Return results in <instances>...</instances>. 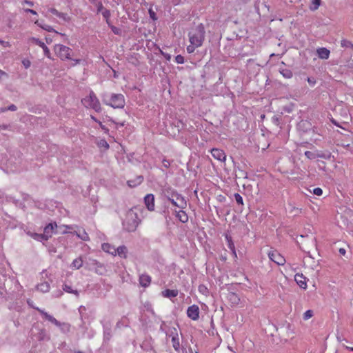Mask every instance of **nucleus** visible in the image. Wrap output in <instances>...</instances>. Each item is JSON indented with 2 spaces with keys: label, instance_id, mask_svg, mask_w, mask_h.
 <instances>
[{
  "label": "nucleus",
  "instance_id": "nucleus-1",
  "mask_svg": "<svg viewBox=\"0 0 353 353\" xmlns=\"http://www.w3.org/2000/svg\"><path fill=\"white\" fill-rule=\"evenodd\" d=\"M205 28L203 24H199L189 32L188 38L190 44L186 48L189 54L193 53L196 48L203 45L205 39Z\"/></svg>",
  "mask_w": 353,
  "mask_h": 353
},
{
  "label": "nucleus",
  "instance_id": "nucleus-2",
  "mask_svg": "<svg viewBox=\"0 0 353 353\" xmlns=\"http://www.w3.org/2000/svg\"><path fill=\"white\" fill-rule=\"evenodd\" d=\"M103 103L113 108H123L125 106V97L122 94H112L110 97H102Z\"/></svg>",
  "mask_w": 353,
  "mask_h": 353
},
{
  "label": "nucleus",
  "instance_id": "nucleus-3",
  "mask_svg": "<svg viewBox=\"0 0 353 353\" xmlns=\"http://www.w3.org/2000/svg\"><path fill=\"white\" fill-rule=\"evenodd\" d=\"M81 103L86 108L93 109L97 112L101 111L100 102L93 91H90L88 96L82 99Z\"/></svg>",
  "mask_w": 353,
  "mask_h": 353
},
{
  "label": "nucleus",
  "instance_id": "nucleus-4",
  "mask_svg": "<svg viewBox=\"0 0 353 353\" xmlns=\"http://www.w3.org/2000/svg\"><path fill=\"white\" fill-rule=\"evenodd\" d=\"M140 220L138 218L137 214L130 211L126 214L123 226L127 231L133 232L137 229Z\"/></svg>",
  "mask_w": 353,
  "mask_h": 353
},
{
  "label": "nucleus",
  "instance_id": "nucleus-5",
  "mask_svg": "<svg viewBox=\"0 0 353 353\" xmlns=\"http://www.w3.org/2000/svg\"><path fill=\"white\" fill-rule=\"evenodd\" d=\"M55 54L62 60H71L72 50L65 46L61 44H57L54 46Z\"/></svg>",
  "mask_w": 353,
  "mask_h": 353
},
{
  "label": "nucleus",
  "instance_id": "nucleus-6",
  "mask_svg": "<svg viewBox=\"0 0 353 353\" xmlns=\"http://www.w3.org/2000/svg\"><path fill=\"white\" fill-rule=\"evenodd\" d=\"M168 199L176 207L181 209H185L187 207V201L184 197L176 192H173L168 196Z\"/></svg>",
  "mask_w": 353,
  "mask_h": 353
},
{
  "label": "nucleus",
  "instance_id": "nucleus-7",
  "mask_svg": "<svg viewBox=\"0 0 353 353\" xmlns=\"http://www.w3.org/2000/svg\"><path fill=\"white\" fill-rule=\"evenodd\" d=\"M268 256L271 261L278 265H283L285 263V259L276 250L269 252Z\"/></svg>",
  "mask_w": 353,
  "mask_h": 353
},
{
  "label": "nucleus",
  "instance_id": "nucleus-8",
  "mask_svg": "<svg viewBox=\"0 0 353 353\" xmlns=\"http://www.w3.org/2000/svg\"><path fill=\"white\" fill-rule=\"evenodd\" d=\"M199 307L197 305H192L188 307L187 316L193 321H197L199 319Z\"/></svg>",
  "mask_w": 353,
  "mask_h": 353
},
{
  "label": "nucleus",
  "instance_id": "nucleus-9",
  "mask_svg": "<svg viewBox=\"0 0 353 353\" xmlns=\"http://www.w3.org/2000/svg\"><path fill=\"white\" fill-rule=\"evenodd\" d=\"M144 203L149 211H154L155 208L154 196L152 194H148L144 197Z\"/></svg>",
  "mask_w": 353,
  "mask_h": 353
},
{
  "label": "nucleus",
  "instance_id": "nucleus-10",
  "mask_svg": "<svg viewBox=\"0 0 353 353\" xmlns=\"http://www.w3.org/2000/svg\"><path fill=\"white\" fill-rule=\"evenodd\" d=\"M57 227V225L56 223H49L45 227L43 235L44 237V240L47 241L52 236L54 230Z\"/></svg>",
  "mask_w": 353,
  "mask_h": 353
},
{
  "label": "nucleus",
  "instance_id": "nucleus-11",
  "mask_svg": "<svg viewBox=\"0 0 353 353\" xmlns=\"http://www.w3.org/2000/svg\"><path fill=\"white\" fill-rule=\"evenodd\" d=\"M211 154L214 159L220 161H225L226 159L225 153L223 150L213 148L211 150Z\"/></svg>",
  "mask_w": 353,
  "mask_h": 353
},
{
  "label": "nucleus",
  "instance_id": "nucleus-12",
  "mask_svg": "<svg viewBox=\"0 0 353 353\" xmlns=\"http://www.w3.org/2000/svg\"><path fill=\"white\" fill-rule=\"evenodd\" d=\"M139 284L142 287L146 288L150 285L151 281H152V278L148 274H142L141 275L139 276Z\"/></svg>",
  "mask_w": 353,
  "mask_h": 353
},
{
  "label": "nucleus",
  "instance_id": "nucleus-13",
  "mask_svg": "<svg viewBox=\"0 0 353 353\" xmlns=\"http://www.w3.org/2000/svg\"><path fill=\"white\" fill-rule=\"evenodd\" d=\"M294 280L300 288L303 289H306V277L304 276L302 274H296L294 276Z\"/></svg>",
  "mask_w": 353,
  "mask_h": 353
},
{
  "label": "nucleus",
  "instance_id": "nucleus-14",
  "mask_svg": "<svg viewBox=\"0 0 353 353\" xmlns=\"http://www.w3.org/2000/svg\"><path fill=\"white\" fill-rule=\"evenodd\" d=\"M33 307L34 309H36L37 311H39L46 320H48V321L51 322L52 323H53L56 325H60L59 322L55 318H54L52 316L50 315L49 314L46 312L44 310H41L39 307Z\"/></svg>",
  "mask_w": 353,
  "mask_h": 353
},
{
  "label": "nucleus",
  "instance_id": "nucleus-15",
  "mask_svg": "<svg viewBox=\"0 0 353 353\" xmlns=\"http://www.w3.org/2000/svg\"><path fill=\"white\" fill-rule=\"evenodd\" d=\"M48 12L51 13L52 14L59 17V19H63L65 21H67L69 20V17L66 13L59 12L55 8H51L48 9Z\"/></svg>",
  "mask_w": 353,
  "mask_h": 353
},
{
  "label": "nucleus",
  "instance_id": "nucleus-16",
  "mask_svg": "<svg viewBox=\"0 0 353 353\" xmlns=\"http://www.w3.org/2000/svg\"><path fill=\"white\" fill-rule=\"evenodd\" d=\"M143 181V177L141 175L137 176L134 179H130L127 181V183L130 188H135L140 185Z\"/></svg>",
  "mask_w": 353,
  "mask_h": 353
},
{
  "label": "nucleus",
  "instance_id": "nucleus-17",
  "mask_svg": "<svg viewBox=\"0 0 353 353\" xmlns=\"http://www.w3.org/2000/svg\"><path fill=\"white\" fill-rule=\"evenodd\" d=\"M101 248L104 252L109 253L112 256L117 255L116 248L108 243H103L101 245Z\"/></svg>",
  "mask_w": 353,
  "mask_h": 353
},
{
  "label": "nucleus",
  "instance_id": "nucleus-18",
  "mask_svg": "<svg viewBox=\"0 0 353 353\" xmlns=\"http://www.w3.org/2000/svg\"><path fill=\"white\" fill-rule=\"evenodd\" d=\"M318 57L322 59H327L330 57V52L325 48H319L316 50Z\"/></svg>",
  "mask_w": 353,
  "mask_h": 353
},
{
  "label": "nucleus",
  "instance_id": "nucleus-19",
  "mask_svg": "<svg viewBox=\"0 0 353 353\" xmlns=\"http://www.w3.org/2000/svg\"><path fill=\"white\" fill-rule=\"evenodd\" d=\"M176 216L181 222L183 223H185L188 221V216L186 214V212L183 210H179L176 212Z\"/></svg>",
  "mask_w": 353,
  "mask_h": 353
},
{
  "label": "nucleus",
  "instance_id": "nucleus-20",
  "mask_svg": "<svg viewBox=\"0 0 353 353\" xmlns=\"http://www.w3.org/2000/svg\"><path fill=\"white\" fill-rule=\"evenodd\" d=\"M179 294V292L177 290H170L167 289L162 292V295L164 297L167 298H174L176 297Z\"/></svg>",
  "mask_w": 353,
  "mask_h": 353
},
{
  "label": "nucleus",
  "instance_id": "nucleus-21",
  "mask_svg": "<svg viewBox=\"0 0 353 353\" xmlns=\"http://www.w3.org/2000/svg\"><path fill=\"white\" fill-rule=\"evenodd\" d=\"M172 347H174V349L176 352H179V349H180V341H179V338L177 333H175V334L172 335Z\"/></svg>",
  "mask_w": 353,
  "mask_h": 353
},
{
  "label": "nucleus",
  "instance_id": "nucleus-22",
  "mask_svg": "<svg viewBox=\"0 0 353 353\" xmlns=\"http://www.w3.org/2000/svg\"><path fill=\"white\" fill-rule=\"evenodd\" d=\"M117 255L119 256L120 257L126 259L127 258V253H128V249L125 245H121L118 247L116 249Z\"/></svg>",
  "mask_w": 353,
  "mask_h": 353
},
{
  "label": "nucleus",
  "instance_id": "nucleus-23",
  "mask_svg": "<svg viewBox=\"0 0 353 353\" xmlns=\"http://www.w3.org/2000/svg\"><path fill=\"white\" fill-rule=\"evenodd\" d=\"M50 288V286L48 282H43L37 285V290L41 292H48Z\"/></svg>",
  "mask_w": 353,
  "mask_h": 353
},
{
  "label": "nucleus",
  "instance_id": "nucleus-24",
  "mask_svg": "<svg viewBox=\"0 0 353 353\" xmlns=\"http://www.w3.org/2000/svg\"><path fill=\"white\" fill-rule=\"evenodd\" d=\"M34 23L41 28L42 29L48 31V32H52L54 31V29L49 25L43 23V21H40L37 19H35L34 21Z\"/></svg>",
  "mask_w": 353,
  "mask_h": 353
},
{
  "label": "nucleus",
  "instance_id": "nucleus-25",
  "mask_svg": "<svg viewBox=\"0 0 353 353\" xmlns=\"http://www.w3.org/2000/svg\"><path fill=\"white\" fill-rule=\"evenodd\" d=\"M74 234L81 240L84 241H88L90 240V236L86 232L85 230H82V231L75 232Z\"/></svg>",
  "mask_w": 353,
  "mask_h": 353
},
{
  "label": "nucleus",
  "instance_id": "nucleus-26",
  "mask_svg": "<svg viewBox=\"0 0 353 353\" xmlns=\"http://www.w3.org/2000/svg\"><path fill=\"white\" fill-rule=\"evenodd\" d=\"M83 265V260L81 257L75 259L72 264L71 268L72 269L78 270Z\"/></svg>",
  "mask_w": 353,
  "mask_h": 353
},
{
  "label": "nucleus",
  "instance_id": "nucleus-27",
  "mask_svg": "<svg viewBox=\"0 0 353 353\" xmlns=\"http://www.w3.org/2000/svg\"><path fill=\"white\" fill-rule=\"evenodd\" d=\"M225 237L228 242V246L230 248V250L232 251V252H235V246L232 239V237L228 234H226Z\"/></svg>",
  "mask_w": 353,
  "mask_h": 353
},
{
  "label": "nucleus",
  "instance_id": "nucleus-28",
  "mask_svg": "<svg viewBox=\"0 0 353 353\" xmlns=\"http://www.w3.org/2000/svg\"><path fill=\"white\" fill-rule=\"evenodd\" d=\"M97 145L100 148L107 150L109 148V144L105 139H101L98 141Z\"/></svg>",
  "mask_w": 353,
  "mask_h": 353
},
{
  "label": "nucleus",
  "instance_id": "nucleus-29",
  "mask_svg": "<svg viewBox=\"0 0 353 353\" xmlns=\"http://www.w3.org/2000/svg\"><path fill=\"white\" fill-rule=\"evenodd\" d=\"M313 316V311L308 310L303 313V318L304 320H308Z\"/></svg>",
  "mask_w": 353,
  "mask_h": 353
},
{
  "label": "nucleus",
  "instance_id": "nucleus-30",
  "mask_svg": "<svg viewBox=\"0 0 353 353\" xmlns=\"http://www.w3.org/2000/svg\"><path fill=\"white\" fill-rule=\"evenodd\" d=\"M230 299L232 301V303L236 304H238L240 301V299L235 293H231L230 294Z\"/></svg>",
  "mask_w": 353,
  "mask_h": 353
},
{
  "label": "nucleus",
  "instance_id": "nucleus-31",
  "mask_svg": "<svg viewBox=\"0 0 353 353\" xmlns=\"http://www.w3.org/2000/svg\"><path fill=\"white\" fill-rule=\"evenodd\" d=\"M321 0H313L312 1V6L310 7V10H316L319 8L321 4Z\"/></svg>",
  "mask_w": 353,
  "mask_h": 353
},
{
  "label": "nucleus",
  "instance_id": "nucleus-32",
  "mask_svg": "<svg viewBox=\"0 0 353 353\" xmlns=\"http://www.w3.org/2000/svg\"><path fill=\"white\" fill-rule=\"evenodd\" d=\"M30 236L32 238H33L34 239H36V240H44V237H43V234H37V233H31L30 234Z\"/></svg>",
  "mask_w": 353,
  "mask_h": 353
},
{
  "label": "nucleus",
  "instance_id": "nucleus-33",
  "mask_svg": "<svg viewBox=\"0 0 353 353\" xmlns=\"http://www.w3.org/2000/svg\"><path fill=\"white\" fill-rule=\"evenodd\" d=\"M60 228H61V229H63V230L61 231V234H65L68 233V230H71V229H72L73 228H72V225H62L61 226H60Z\"/></svg>",
  "mask_w": 353,
  "mask_h": 353
},
{
  "label": "nucleus",
  "instance_id": "nucleus-34",
  "mask_svg": "<svg viewBox=\"0 0 353 353\" xmlns=\"http://www.w3.org/2000/svg\"><path fill=\"white\" fill-rule=\"evenodd\" d=\"M31 40H32V41L34 44H36V45H37V46H40L41 48H43V47L46 46V44L44 43V42H43L42 41L39 40V39L32 38V39H31Z\"/></svg>",
  "mask_w": 353,
  "mask_h": 353
},
{
  "label": "nucleus",
  "instance_id": "nucleus-35",
  "mask_svg": "<svg viewBox=\"0 0 353 353\" xmlns=\"http://www.w3.org/2000/svg\"><path fill=\"white\" fill-rule=\"evenodd\" d=\"M234 198L238 204L243 205V197L239 193L234 194Z\"/></svg>",
  "mask_w": 353,
  "mask_h": 353
},
{
  "label": "nucleus",
  "instance_id": "nucleus-36",
  "mask_svg": "<svg viewBox=\"0 0 353 353\" xmlns=\"http://www.w3.org/2000/svg\"><path fill=\"white\" fill-rule=\"evenodd\" d=\"M150 17L153 20L156 21L157 19V17L156 16L155 12L153 10L152 8H149L148 10Z\"/></svg>",
  "mask_w": 353,
  "mask_h": 353
},
{
  "label": "nucleus",
  "instance_id": "nucleus-37",
  "mask_svg": "<svg viewBox=\"0 0 353 353\" xmlns=\"http://www.w3.org/2000/svg\"><path fill=\"white\" fill-rule=\"evenodd\" d=\"M63 290H64V291H65L66 292H68V293H74V294H75L76 295H77V294H78L77 291H73V290H72L71 287H70V286H68V285H65L63 286Z\"/></svg>",
  "mask_w": 353,
  "mask_h": 353
},
{
  "label": "nucleus",
  "instance_id": "nucleus-38",
  "mask_svg": "<svg viewBox=\"0 0 353 353\" xmlns=\"http://www.w3.org/2000/svg\"><path fill=\"white\" fill-rule=\"evenodd\" d=\"M175 61L179 64H183L185 61L184 57L182 55H177L175 57Z\"/></svg>",
  "mask_w": 353,
  "mask_h": 353
},
{
  "label": "nucleus",
  "instance_id": "nucleus-39",
  "mask_svg": "<svg viewBox=\"0 0 353 353\" xmlns=\"http://www.w3.org/2000/svg\"><path fill=\"white\" fill-rule=\"evenodd\" d=\"M43 50V52H44V54L49 59H51V54H50V50L48 49V48L46 46V45L42 48Z\"/></svg>",
  "mask_w": 353,
  "mask_h": 353
},
{
  "label": "nucleus",
  "instance_id": "nucleus-40",
  "mask_svg": "<svg viewBox=\"0 0 353 353\" xmlns=\"http://www.w3.org/2000/svg\"><path fill=\"white\" fill-rule=\"evenodd\" d=\"M313 193L317 196H321L323 194V190L320 188H316L314 189Z\"/></svg>",
  "mask_w": 353,
  "mask_h": 353
},
{
  "label": "nucleus",
  "instance_id": "nucleus-41",
  "mask_svg": "<svg viewBox=\"0 0 353 353\" xmlns=\"http://www.w3.org/2000/svg\"><path fill=\"white\" fill-rule=\"evenodd\" d=\"M22 63H23V66L25 67V68H28L31 65V62L28 59H23L22 61Z\"/></svg>",
  "mask_w": 353,
  "mask_h": 353
},
{
  "label": "nucleus",
  "instance_id": "nucleus-42",
  "mask_svg": "<svg viewBox=\"0 0 353 353\" xmlns=\"http://www.w3.org/2000/svg\"><path fill=\"white\" fill-rule=\"evenodd\" d=\"M0 44L4 48L10 47L11 44L8 41H5L3 40H0Z\"/></svg>",
  "mask_w": 353,
  "mask_h": 353
},
{
  "label": "nucleus",
  "instance_id": "nucleus-43",
  "mask_svg": "<svg viewBox=\"0 0 353 353\" xmlns=\"http://www.w3.org/2000/svg\"><path fill=\"white\" fill-rule=\"evenodd\" d=\"M307 81L311 85H314L316 83V80L314 78L307 77Z\"/></svg>",
  "mask_w": 353,
  "mask_h": 353
},
{
  "label": "nucleus",
  "instance_id": "nucleus-44",
  "mask_svg": "<svg viewBox=\"0 0 353 353\" xmlns=\"http://www.w3.org/2000/svg\"><path fill=\"white\" fill-rule=\"evenodd\" d=\"M102 14L103 16L105 18V19H108L109 17H110V11L108 10L107 9H104L103 11H102Z\"/></svg>",
  "mask_w": 353,
  "mask_h": 353
},
{
  "label": "nucleus",
  "instance_id": "nucleus-45",
  "mask_svg": "<svg viewBox=\"0 0 353 353\" xmlns=\"http://www.w3.org/2000/svg\"><path fill=\"white\" fill-rule=\"evenodd\" d=\"M99 125L100 126V128L105 132V133H108L109 130L108 128H107L104 125H103V123L100 121L99 122Z\"/></svg>",
  "mask_w": 353,
  "mask_h": 353
},
{
  "label": "nucleus",
  "instance_id": "nucleus-46",
  "mask_svg": "<svg viewBox=\"0 0 353 353\" xmlns=\"http://www.w3.org/2000/svg\"><path fill=\"white\" fill-rule=\"evenodd\" d=\"M24 12H30L34 15H37V13L35 10H32V9H29V8H27V9H24Z\"/></svg>",
  "mask_w": 353,
  "mask_h": 353
},
{
  "label": "nucleus",
  "instance_id": "nucleus-47",
  "mask_svg": "<svg viewBox=\"0 0 353 353\" xmlns=\"http://www.w3.org/2000/svg\"><path fill=\"white\" fill-rule=\"evenodd\" d=\"M97 10H98V12H101L104 10V8L103 6V4L101 2H99L98 3V5H97Z\"/></svg>",
  "mask_w": 353,
  "mask_h": 353
},
{
  "label": "nucleus",
  "instance_id": "nucleus-48",
  "mask_svg": "<svg viewBox=\"0 0 353 353\" xmlns=\"http://www.w3.org/2000/svg\"><path fill=\"white\" fill-rule=\"evenodd\" d=\"M8 110L14 111L17 110V107L14 105H10L8 109Z\"/></svg>",
  "mask_w": 353,
  "mask_h": 353
},
{
  "label": "nucleus",
  "instance_id": "nucleus-49",
  "mask_svg": "<svg viewBox=\"0 0 353 353\" xmlns=\"http://www.w3.org/2000/svg\"><path fill=\"white\" fill-rule=\"evenodd\" d=\"M24 3H26L30 6H34V3L32 1H27V0L24 1Z\"/></svg>",
  "mask_w": 353,
  "mask_h": 353
},
{
  "label": "nucleus",
  "instance_id": "nucleus-50",
  "mask_svg": "<svg viewBox=\"0 0 353 353\" xmlns=\"http://www.w3.org/2000/svg\"><path fill=\"white\" fill-rule=\"evenodd\" d=\"M7 76L6 73L3 72V70H0V79L3 78V77Z\"/></svg>",
  "mask_w": 353,
  "mask_h": 353
},
{
  "label": "nucleus",
  "instance_id": "nucleus-51",
  "mask_svg": "<svg viewBox=\"0 0 353 353\" xmlns=\"http://www.w3.org/2000/svg\"><path fill=\"white\" fill-rule=\"evenodd\" d=\"M332 122L336 126L341 128H343V129H345L343 127L341 126L336 121L334 120H332Z\"/></svg>",
  "mask_w": 353,
  "mask_h": 353
},
{
  "label": "nucleus",
  "instance_id": "nucleus-52",
  "mask_svg": "<svg viewBox=\"0 0 353 353\" xmlns=\"http://www.w3.org/2000/svg\"><path fill=\"white\" fill-rule=\"evenodd\" d=\"M305 155L307 157V158H310V156L312 155V152H310V151H306L305 152Z\"/></svg>",
  "mask_w": 353,
  "mask_h": 353
},
{
  "label": "nucleus",
  "instance_id": "nucleus-53",
  "mask_svg": "<svg viewBox=\"0 0 353 353\" xmlns=\"http://www.w3.org/2000/svg\"><path fill=\"white\" fill-rule=\"evenodd\" d=\"M339 252H340V254H341L343 255H345L346 252H345V250L344 248H340L339 249Z\"/></svg>",
  "mask_w": 353,
  "mask_h": 353
},
{
  "label": "nucleus",
  "instance_id": "nucleus-54",
  "mask_svg": "<svg viewBox=\"0 0 353 353\" xmlns=\"http://www.w3.org/2000/svg\"><path fill=\"white\" fill-rule=\"evenodd\" d=\"M91 119H92L94 121L97 122V123H99V122H100V121H99L98 119H97L94 116H91Z\"/></svg>",
  "mask_w": 353,
  "mask_h": 353
},
{
  "label": "nucleus",
  "instance_id": "nucleus-55",
  "mask_svg": "<svg viewBox=\"0 0 353 353\" xmlns=\"http://www.w3.org/2000/svg\"><path fill=\"white\" fill-rule=\"evenodd\" d=\"M347 350H350L353 352V347L345 346Z\"/></svg>",
  "mask_w": 353,
  "mask_h": 353
},
{
  "label": "nucleus",
  "instance_id": "nucleus-56",
  "mask_svg": "<svg viewBox=\"0 0 353 353\" xmlns=\"http://www.w3.org/2000/svg\"><path fill=\"white\" fill-rule=\"evenodd\" d=\"M74 61L76 62V63H79L81 62V60L80 59H75Z\"/></svg>",
  "mask_w": 353,
  "mask_h": 353
},
{
  "label": "nucleus",
  "instance_id": "nucleus-57",
  "mask_svg": "<svg viewBox=\"0 0 353 353\" xmlns=\"http://www.w3.org/2000/svg\"><path fill=\"white\" fill-rule=\"evenodd\" d=\"M232 254H233V256H234L235 258H236V257H237V254H236V252H232Z\"/></svg>",
  "mask_w": 353,
  "mask_h": 353
},
{
  "label": "nucleus",
  "instance_id": "nucleus-58",
  "mask_svg": "<svg viewBox=\"0 0 353 353\" xmlns=\"http://www.w3.org/2000/svg\"><path fill=\"white\" fill-rule=\"evenodd\" d=\"M118 125H119L120 126H123L124 125V123H118Z\"/></svg>",
  "mask_w": 353,
  "mask_h": 353
},
{
  "label": "nucleus",
  "instance_id": "nucleus-59",
  "mask_svg": "<svg viewBox=\"0 0 353 353\" xmlns=\"http://www.w3.org/2000/svg\"><path fill=\"white\" fill-rule=\"evenodd\" d=\"M196 353H198V352H196Z\"/></svg>",
  "mask_w": 353,
  "mask_h": 353
}]
</instances>
